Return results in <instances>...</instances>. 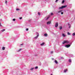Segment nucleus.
I'll use <instances>...</instances> for the list:
<instances>
[{"label":"nucleus","instance_id":"1","mask_svg":"<svg viewBox=\"0 0 75 75\" xmlns=\"http://www.w3.org/2000/svg\"><path fill=\"white\" fill-rule=\"evenodd\" d=\"M69 42V41L68 40H64L63 42H62L63 44H65V43H67V44H68Z\"/></svg>","mask_w":75,"mask_h":75},{"label":"nucleus","instance_id":"2","mask_svg":"<svg viewBox=\"0 0 75 75\" xmlns=\"http://www.w3.org/2000/svg\"><path fill=\"white\" fill-rule=\"evenodd\" d=\"M67 6V5L63 6L62 7L59 8V9H62V8H65Z\"/></svg>","mask_w":75,"mask_h":75},{"label":"nucleus","instance_id":"3","mask_svg":"<svg viewBox=\"0 0 75 75\" xmlns=\"http://www.w3.org/2000/svg\"><path fill=\"white\" fill-rule=\"evenodd\" d=\"M38 35H37V36L36 37H35V39H37L38 38V37L39 36V34L38 33H37Z\"/></svg>","mask_w":75,"mask_h":75},{"label":"nucleus","instance_id":"4","mask_svg":"<svg viewBox=\"0 0 75 75\" xmlns=\"http://www.w3.org/2000/svg\"><path fill=\"white\" fill-rule=\"evenodd\" d=\"M71 46V45H66V47H67V48H69V47Z\"/></svg>","mask_w":75,"mask_h":75},{"label":"nucleus","instance_id":"5","mask_svg":"<svg viewBox=\"0 0 75 75\" xmlns=\"http://www.w3.org/2000/svg\"><path fill=\"white\" fill-rule=\"evenodd\" d=\"M58 26V23H57L55 24V27H57Z\"/></svg>","mask_w":75,"mask_h":75},{"label":"nucleus","instance_id":"6","mask_svg":"<svg viewBox=\"0 0 75 75\" xmlns=\"http://www.w3.org/2000/svg\"><path fill=\"white\" fill-rule=\"evenodd\" d=\"M51 21H49L47 22V24H51Z\"/></svg>","mask_w":75,"mask_h":75},{"label":"nucleus","instance_id":"7","mask_svg":"<svg viewBox=\"0 0 75 75\" xmlns=\"http://www.w3.org/2000/svg\"><path fill=\"white\" fill-rule=\"evenodd\" d=\"M62 10H60V11H58L57 13H61V12H62Z\"/></svg>","mask_w":75,"mask_h":75},{"label":"nucleus","instance_id":"8","mask_svg":"<svg viewBox=\"0 0 75 75\" xmlns=\"http://www.w3.org/2000/svg\"><path fill=\"white\" fill-rule=\"evenodd\" d=\"M44 44H45V43H44V42H43L41 44V45L42 46V45H44Z\"/></svg>","mask_w":75,"mask_h":75},{"label":"nucleus","instance_id":"9","mask_svg":"<svg viewBox=\"0 0 75 75\" xmlns=\"http://www.w3.org/2000/svg\"><path fill=\"white\" fill-rule=\"evenodd\" d=\"M44 36L45 37H47L48 36V35L47 33H45L44 34Z\"/></svg>","mask_w":75,"mask_h":75},{"label":"nucleus","instance_id":"10","mask_svg":"<svg viewBox=\"0 0 75 75\" xmlns=\"http://www.w3.org/2000/svg\"><path fill=\"white\" fill-rule=\"evenodd\" d=\"M68 71V69H66L65 70H64V72L65 73L67 71Z\"/></svg>","mask_w":75,"mask_h":75},{"label":"nucleus","instance_id":"11","mask_svg":"<svg viewBox=\"0 0 75 75\" xmlns=\"http://www.w3.org/2000/svg\"><path fill=\"white\" fill-rule=\"evenodd\" d=\"M62 36H63V37H65V34L63 33L62 34Z\"/></svg>","mask_w":75,"mask_h":75},{"label":"nucleus","instance_id":"12","mask_svg":"<svg viewBox=\"0 0 75 75\" xmlns=\"http://www.w3.org/2000/svg\"><path fill=\"white\" fill-rule=\"evenodd\" d=\"M55 62L56 63V64H58V62L57 60L55 61Z\"/></svg>","mask_w":75,"mask_h":75},{"label":"nucleus","instance_id":"13","mask_svg":"<svg viewBox=\"0 0 75 75\" xmlns=\"http://www.w3.org/2000/svg\"><path fill=\"white\" fill-rule=\"evenodd\" d=\"M2 50H5V47H3L2 48Z\"/></svg>","mask_w":75,"mask_h":75},{"label":"nucleus","instance_id":"14","mask_svg":"<svg viewBox=\"0 0 75 75\" xmlns=\"http://www.w3.org/2000/svg\"><path fill=\"white\" fill-rule=\"evenodd\" d=\"M71 59H69V62H71Z\"/></svg>","mask_w":75,"mask_h":75},{"label":"nucleus","instance_id":"15","mask_svg":"<svg viewBox=\"0 0 75 75\" xmlns=\"http://www.w3.org/2000/svg\"><path fill=\"white\" fill-rule=\"evenodd\" d=\"M22 50V49H20L18 51V52H20V51H21V50Z\"/></svg>","mask_w":75,"mask_h":75},{"label":"nucleus","instance_id":"16","mask_svg":"<svg viewBox=\"0 0 75 75\" xmlns=\"http://www.w3.org/2000/svg\"><path fill=\"white\" fill-rule=\"evenodd\" d=\"M64 2H65V1L64 0H63L62 1V4H63V3H64Z\"/></svg>","mask_w":75,"mask_h":75},{"label":"nucleus","instance_id":"17","mask_svg":"<svg viewBox=\"0 0 75 75\" xmlns=\"http://www.w3.org/2000/svg\"><path fill=\"white\" fill-rule=\"evenodd\" d=\"M5 31V29H3V30H1V32H3L4 31Z\"/></svg>","mask_w":75,"mask_h":75},{"label":"nucleus","instance_id":"18","mask_svg":"<svg viewBox=\"0 0 75 75\" xmlns=\"http://www.w3.org/2000/svg\"><path fill=\"white\" fill-rule=\"evenodd\" d=\"M75 35V33H73L72 34L73 36H74Z\"/></svg>","mask_w":75,"mask_h":75},{"label":"nucleus","instance_id":"19","mask_svg":"<svg viewBox=\"0 0 75 75\" xmlns=\"http://www.w3.org/2000/svg\"><path fill=\"white\" fill-rule=\"evenodd\" d=\"M16 10L17 11H18V10H20V9L19 8H16Z\"/></svg>","mask_w":75,"mask_h":75},{"label":"nucleus","instance_id":"20","mask_svg":"<svg viewBox=\"0 0 75 75\" xmlns=\"http://www.w3.org/2000/svg\"><path fill=\"white\" fill-rule=\"evenodd\" d=\"M60 30H62V27H60Z\"/></svg>","mask_w":75,"mask_h":75},{"label":"nucleus","instance_id":"21","mask_svg":"<svg viewBox=\"0 0 75 75\" xmlns=\"http://www.w3.org/2000/svg\"><path fill=\"white\" fill-rule=\"evenodd\" d=\"M34 69V68H32L31 69V70H33V69Z\"/></svg>","mask_w":75,"mask_h":75},{"label":"nucleus","instance_id":"22","mask_svg":"<svg viewBox=\"0 0 75 75\" xmlns=\"http://www.w3.org/2000/svg\"><path fill=\"white\" fill-rule=\"evenodd\" d=\"M67 34L68 35H70L71 34L69 32H68Z\"/></svg>","mask_w":75,"mask_h":75},{"label":"nucleus","instance_id":"23","mask_svg":"<svg viewBox=\"0 0 75 75\" xmlns=\"http://www.w3.org/2000/svg\"><path fill=\"white\" fill-rule=\"evenodd\" d=\"M38 68V67L37 66H36V67H35V69H37Z\"/></svg>","mask_w":75,"mask_h":75},{"label":"nucleus","instance_id":"24","mask_svg":"<svg viewBox=\"0 0 75 75\" xmlns=\"http://www.w3.org/2000/svg\"><path fill=\"white\" fill-rule=\"evenodd\" d=\"M5 1V3H6V4H7V1Z\"/></svg>","mask_w":75,"mask_h":75},{"label":"nucleus","instance_id":"25","mask_svg":"<svg viewBox=\"0 0 75 75\" xmlns=\"http://www.w3.org/2000/svg\"><path fill=\"white\" fill-rule=\"evenodd\" d=\"M51 54H52L53 53V51H51L50 52Z\"/></svg>","mask_w":75,"mask_h":75},{"label":"nucleus","instance_id":"26","mask_svg":"<svg viewBox=\"0 0 75 75\" xmlns=\"http://www.w3.org/2000/svg\"><path fill=\"white\" fill-rule=\"evenodd\" d=\"M38 15H40V13L39 12L38 13Z\"/></svg>","mask_w":75,"mask_h":75},{"label":"nucleus","instance_id":"27","mask_svg":"<svg viewBox=\"0 0 75 75\" xmlns=\"http://www.w3.org/2000/svg\"><path fill=\"white\" fill-rule=\"evenodd\" d=\"M13 21H16V19H13Z\"/></svg>","mask_w":75,"mask_h":75},{"label":"nucleus","instance_id":"28","mask_svg":"<svg viewBox=\"0 0 75 75\" xmlns=\"http://www.w3.org/2000/svg\"><path fill=\"white\" fill-rule=\"evenodd\" d=\"M20 20L22 19V17H20Z\"/></svg>","mask_w":75,"mask_h":75},{"label":"nucleus","instance_id":"29","mask_svg":"<svg viewBox=\"0 0 75 75\" xmlns=\"http://www.w3.org/2000/svg\"><path fill=\"white\" fill-rule=\"evenodd\" d=\"M28 28H27L26 29V31H28Z\"/></svg>","mask_w":75,"mask_h":75},{"label":"nucleus","instance_id":"30","mask_svg":"<svg viewBox=\"0 0 75 75\" xmlns=\"http://www.w3.org/2000/svg\"><path fill=\"white\" fill-rule=\"evenodd\" d=\"M51 15H53V13H51Z\"/></svg>","mask_w":75,"mask_h":75},{"label":"nucleus","instance_id":"31","mask_svg":"<svg viewBox=\"0 0 75 75\" xmlns=\"http://www.w3.org/2000/svg\"><path fill=\"white\" fill-rule=\"evenodd\" d=\"M58 1V0H56V2H57Z\"/></svg>","mask_w":75,"mask_h":75},{"label":"nucleus","instance_id":"32","mask_svg":"<svg viewBox=\"0 0 75 75\" xmlns=\"http://www.w3.org/2000/svg\"><path fill=\"white\" fill-rule=\"evenodd\" d=\"M61 14H63V12H61Z\"/></svg>","mask_w":75,"mask_h":75},{"label":"nucleus","instance_id":"33","mask_svg":"<svg viewBox=\"0 0 75 75\" xmlns=\"http://www.w3.org/2000/svg\"><path fill=\"white\" fill-rule=\"evenodd\" d=\"M48 18H49L48 17H47V20H48Z\"/></svg>","mask_w":75,"mask_h":75},{"label":"nucleus","instance_id":"34","mask_svg":"<svg viewBox=\"0 0 75 75\" xmlns=\"http://www.w3.org/2000/svg\"><path fill=\"white\" fill-rule=\"evenodd\" d=\"M23 45V44H21V45Z\"/></svg>","mask_w":75,"mask_h":75},{"label":"nucleus","instance_id":"35","mask_svg":"<svg viewBox=\"0 0 75 75\" xmlns=\"http://www.w3.org/2000/svg\"><path fill=\"white\" fill-rule=\"evenodd\" d=\"M0 26H1V23H0Z\"/></svg>","mask_w":75,"mask_h":75},{"label":"nucleus","instance_id":"36","mask_svg":"<svg viewBox=\"0 0 75 75\" xmlns=\"http://www.w3.org/2000/svg\"><path fill=\"white\" fill-rule=\"evenodd\" d=\"M68 24L69 25H70V24H69L68 23Z\"/></svg>","mask_w":75,"mask_h":75},{"label":"nucleus","instance_id":"37","mask_svg":"<svg viewBox=\"0 0 75 75\" xmlns=\"http://www.w3.org/2000/svg\"><path fill=\"white\" fill-rule=\"evenodd\" d=\"M69 28H71V26H69Z\"/></svg>","mask_w":75,"mask_h":75},{"label":"nucleus","instance_id":"38","mask_svg":"<svg viewBox=\"0 0 75 75\" xmlns=\"http://www.w3.org/2000/svg\"><path fill=\"white\" fill-rule=\"evenodd\" d=\"M51 75H52V74H51Z\"/></svg>","mask_w":75,"mask_h":75}]
</instances>
